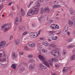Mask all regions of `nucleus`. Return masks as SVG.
Returning <instances> with one entry per match:
<instances>
[{
	"mask_svg": "<svg viewBox=\"0 0 75 75\" xmlns=\"http://www.w3.org/2000/svg\"><path fill=\"white\" fill-rule=\"evenodd\" d=\"M73 22L71 20H69L68 21V24L70 27H72L73 25Z\"/></svg>",
	"mask_w": 75,
	"mask_h": 75,
	"instance_id": "nucleus-8",
	"label": "nucleus"
},
{
	"mask_svg": "<svg viewBox=\"0 0 75 75\" xmlns=\"http://www.w3.org/2000/svg\"><path fill=\"white\" fill-rule=\"evenodd\" d=\"M11 56L13 59H16L17 57V55L14 52H13L12 53Z\"/></svg>",
	"mask_w": 75,
	"mask_h": 75,
	"instance_id": "nucleus-5",
	"label": "nucleus"
},
{
	"mask_svg": "<svg viewBox=\"0 0 75 75\" xmlns=\"http://www.w3.org/2000/svg\"><path fill=\"white\" fill-rule=\"evenodd\" d=\"M52 23H53V21L52 20H51L50 21H49L48 22V24H51Z\"/></svg>",
	"mask_w": 75,
	"mask_h": 75,
	"instance_id": "nucleus-34",
	"label": "nucleus"
},
{
	"mask_svg": "<svg viewBox=\"0 0 75 75\" xmlns=\"http://www.w3.org/2000/svg\"><path fill=\"white\" fill-rule=\"evenodd\" d=\"M69 11H70V14L72 16V15H74V13H75V11L73 10V9L72 8H70L69 9Z\"/></svg>",
	"mask_w": 75,
	"mask_h": 75,
	"instance_id": "nucleus-12",
	"label": "nucleus"
},
{
	"mask_svg": "<svg viewBox=\"0 0 75 75\" xmlns=\"http://www.w3.org/2000/svg\"><path fill=\"white\" fill-rule=\"evenodd\" d=\"M57 61L58 60L55 58H52L50 59L51 62H57Z\"/></svg>",
	"mask_w": 75,
	"mask_h": 75,
	"instance_id": "nucleus-7",
	"label": "nucleus"
},
{
	"mask_svg": "<svg viewBox=\"0 0 75 75\" xmlns=\"http://www.w3.org/2000/svg\"><path fill=\"white\" fill-rule=\"evenodd\" d=\"M52 75H57V74H52Z\"/></svg>",
	"mask_w": 75,
	"mask_h": 75,
	"instance_id": "nucleus-64",
	"label": "nucleus"
},
{
	"mask_svg": "<svg viewBox=\"0 0 75 75\" xmlns=\"http://www.w3.org/2000/svg\"><path fill=\"white\" fill-rule=\"evenodd\" d=\"M40 66H43L42 64L40 63Z\"/></svg>",
	"mask_w": 75,
	"mask_h": 75,
	"instance_id": "nucleus-60",
	"label": "nucleus"
},
{
	"mask_svg": "<svg viewBox=\"0 0 75 75\" xmlns=\"http://www.w3.org/2000/svg\"><path fill=\"white\" fill-rule=\"evenodd\" d=\"M25 30V26H23L22 29V30Z\"/></svg>",
	"mask_w": 75,
	"mask_h": 75,
	"instance_id": "nucleus-46",
	"label": "nucleus"
},
{
	"mask_svg": "<svg viewBox=\"0 0 75 75\" xmlns=\"http://www.w3.org/2000/svg\"><path fill=\"white\" fill-rule=\"evenodd\" d=\"M29 62L32 63L33 62V59H31L30 60H29Z\"/></svg>",
	"mask_w": 75,
	"mask_h": 75,
	"instance_id": "nucleus-44",
	"label": "nucleus"
},
{
	"mask_svg": "<svg viewBox=\"0 0 75 75\" xmlns=\"http://www.w3.org/2000/svg\"><path fill=\"white\" fill-rule=\"evenodd\" d=\"M17 65H18L17 64H13L12 65V66H17Z\"/></svg>",
	"mask_w": 75,
	"mask_h": 75,
	"instance_id": "nucleus-47",
	"label": "nucleus"
},
{
	"mask_svg": "<svg viewBox=\"0 0 75 75\" xmlns=\"http://www.w3.org/2000/svg\"><path fill=\"white\" fill-rule=\"evenodd\" d=\"M72 33H73V34H74L75 35V30H74L73 31Z\"/></svg>",
	"mask_w": 75,
	"mask_h": 75,
	"instance_id": "nucleus-55",
	"label": "nucleus"
},
{
	"mask_svg": "<svg viewBox=\"0 0 75 75\" xmlns=\"http://www.w3.org/2000/svg\"><path fill=\"white\" fill-rule=\"evenodd\" d=\"M56 52H57V51L56 50H54L51 52V54L52 55H53V56H55V55H56V54H55Z\"/></svg>",
	"mask_w": 75,
	"mask_h": 75,
	"instance_id": "nucleus-13",
	"label": "nucleus"
},
{
	"mask_svg": "<svg viewBox=\"0 0 75 75\" xmlns=\"http://www.w3.org/2000/svg\"><path fill=\"white\" fill-rule=\"evenodd\" d=\"M23 64L24 65H27V64L25 63H23Z\"/></svg>",
	"mask_w": 75,
	"mask_h": 75,
	"instance_id": "nucleus-61",
	"label": "nucleus"
},
{
	"mask_svg": "<svg viewBox=\"0 0 75 75\" xmlns=\"http://www.w3.org/2000/svg\"><path fill=\"white\" fill-rule=\"evenodd\" d=\"M74 46L73 45H69L68 46V48H71L73 47H74Z\"/></svg>",
	"mask_w": 75,
	"mask_h": 75,
	"instance_id": "nucleus-27",
	"label": "nucleus"
},
{
	"mask_svg": "<svg viewBox=\"0 0 75 75\" xmlns=\"http://www.w3.org/2000/svg\"><path fill=\"white\" fill-rule=\"evenodd\" d=\"M16 66H11V67L13 69H14L15 70H16Z\"/></svg>",
	"mask_w": 75,
	"mask_h": 75,
	"instance_id": "nucleus-31",
	"label": "nucleus"
},
{
	"mask_svg": "<svg viewBox=\"0 0 75 75\" xmlns=\"http://www.w3.org/2000/svg\"><path fill=\"white\" fill-rule=\"evenodd\" d=\"M67 33L68 35H70V33L69 32H67Z\"/></svg>",
	"mask_w": 75,
	"mask_h": 75,
	"instance_id": "nucleus-52",
	"label": "nucleus"
},
{
	"mask_svg": "<svg viewBox=\"0 0 75 75\" xmlns=\"http://www.w3.org/2000/svg\"><path fill=\"white\" fill-rule=\"evenodd\" d=\"M19 21L20 22H22V18H21V17H20V18L19 20Z\"/></svg>",
	"mask_w": 75,
	"mask_h": 75,
	"instance_id": "nucleus-48",
	"label": "nucleus"
},
{
	"mask_svg": "<svg viewBox=\"0 0 75 75\" xmlns=\"http://www.w3.org/2000/svg\"><path fill=\"white\" fill-rule=\"evenodd\" d=\"M59 5H53L52 6L53 8H57V7H59Z\"/></svg>",
	"mask_w": 75,
	"mask_h": 75,
	"instance_id": "nucleus-22",
	"label": "nucleus"
},
{
	"mask_svg": "<svg viewBox=\"0 0 75 75\" xmlns=\"http://www.w3.org/2000/svg\"><path fill=\"white\" fill-rule=\"evenodd\" d=\"M43 13H44V9L43 10V8H42L40 11V14H43Z\"/></svg>",
	"mask_w": 75,
	"mask_h": 75,
	"instance_id": "nucleus-24",
	"label": "nucleus"
},
{
	"mask_svg": "<svg viewBox=\"0 0 75 75\" xmlns=\"http://www.w3.org/2000/svg\"><path fill=\"white\" fill-rule=\"evenodd\" d=\"M24 50H28V48L27 46H24Z\"/></svg>",
	"mask_w": 75,
	"mask_h": 75,
	"instance_id": "nucleus-35",
	"label": "nucleus"
},
{
	"mask_svg": "<svg viewBox=\"0 0 75 75\" xmlns=\"http://www.w3.org/2000/svg\"><path fill=\"white\" fill-rule=\"evenodd\" d=\"M66 68H64L63 69V73H65V71H66V70L65 69Z\"/></svg>",
	"mask_w": 75,
	"mask_h": 75,
	"instance_id": "nucleus-43",
	"label": "nucleus"
},
{
	"mask_svg": "<svg viewBox=\"0 0 75 75\" xmlns=\"http://www.w3.org/2000/svg\"><path fill=\"white\" fill-rule=\"evenodd\" d=\"M33 34H34V33L33 32H31L29 34V35H30V36H33Z\"/></svg>",
	"mask_w": 75,
	"mask_h": 75,
	"instance_id": "nucleus-39",
	"label": "nucleus"
},
{
	"mask_svg": "<svg viewBox=\"0 0 75 75\" xmlns=\"http://www.w3.org/2000/svg\"><path fill=\"white\" fill-rule=\"evenodd\" d=\"M42 51L43 52H44V53H47V50H46L44 49H42Z\"/></svg>",
	"mask_w": 75,
	"mask_h": 75,
	"instance_id": "nucleus-29",
	"label": "nucleus"
},
{
	"mask_svg": "<svg viewBox=\"0 0 75 75\" xmlns=\"http://www.w3.org/2000/svg\"><path fill=\"white\" fill-rule=\"evenodd\" d=\"M35 43H33L32 44H29V46L30 47H32V48H33L34 47H35Z\"/></svg>",
	"mask_w": 75,
	"mask_h": 75,
	"instance_id": "nucleus-16",
	"label": "nucleus"
},
{
	"mask_svg": "<svg viewBox=\"0 0 75 75\" xmlns=\"http://www.w3.org/2000/svg\"><path fill=\"white\" fill-rule=\"evenodd\" d=\"M19 54L20 55H23V52H21L19 53Z\"/></svg>",
	"mask_w": 75,
	"mask_h": 75,
	"instance_id": "nucleus-57",
	"label": "nucleus"
},
{
	"mask_svg": "<svg viewBox=\"0 0 75 75\" xmlns=\"http://www.w3.org/2000/svg\"><path fill=\"white\" fill-rule=\"evenodd\" d=\"M49 66L50 65V66H52V65H53V63L52 62H50L49 63Z\"/></svg>",
	"mask_w": 75,
	"mask_h": 75,
	"instance_id": "nucleus-40",
	"label": "nucleus"
},
{
	"mask_svg": "<svg viewBox=\"0 0 75 75\" xmlns=\"http://www.w3.org/2000/svg\"><path fill=\"white\" fill-rule=\"evenodd\" d=\"M65 52H66L65 49H63V52L62 53L63 55H65Z\"/></svg>",
	"mask_w": 75,
	"mask_h": 75,
	"instance_id": "nucleus-28",
	"label": "nucleus"
},
{
	"mask_svg": "<svg viewBox=\"0 0 75 75\" xmlns=\"http://www.w3.org/2000/svg\"><path fill=\"white\" fill-rule=\"evenodd\" d=\"M40 67L42 69H47V67L45 66H40Z\"/></svg>",
	"mask_w": 75,
	"mask_h": 75,
	"instance_id": "nucleus-25",
	"label": "nucleus"
},
{
	"mask_svg": "<svg viewBox=\"0 0 75 75\" xmlns=\"http://www.w3.org/2000/svg\"><path fill=\"white\" fill-rule=\"evenodd\" d=\"M43 62H44V64L46 66H50V65H49V63H48V62L45 61V60Z\"/></svg>",
	"mask_w": 75,
	"mask_h": 75,
	"instance_id": "nucleus-19",
	"label": "nucleus"
},
{
	"mask_svg": "<svg viewBox=\"0 0 75 75\" xmlns=\"http://www.w3.org/2000/svg\"><path fill=\"white\" fill-rule=\"evenodd\" d=\"M72 41V39H68L67 40V41L68 42H71Z\"/></svg>",
	"mask_w": 75,
	"mask_h": 75,
	"instance_id": "nucleus-32",
	"label": "nucleus"
},
{
	"mask_svg": "<svg viewBox=\"0 0 75 75\" xmlns=\"http://www.w3.org/2000/svg\"><path fill=\"white\" fill-rule=\"evenodd\" d=\"M11 3H10L8 4V6H11Z\"/></svg>",
	"mask_w": 75,
	"mask_h": 75,
	"instance_id": "nucleus-62",
	"label": "nucleus"
},
{
	"mask_svg": "<svg viewBox=\"0 0 75 75\" xmlns=\"http://www.w3.org/2000/svg\"><path fill=\"white\" fill-rule=\"evenodd\" d=\"M6 26H7V25H6V24H4V25L2 26L1 28L2 29H3V28H4V27H6Z\"/></svg>",
	"mask_w": 75,
	"mask_h": 75,
	"instance_id": "nucleus-33",
	"label": "nucleus"
},
{
	"mask_svg": "<svg viewBox=\"0 0 75 75\" xmlns=\"http://www.w3.org/2000/svg\"><path fill=\"white\" fill-rule=\"evenodd\" d=\"M30 6H31V4L30 3L28 6V8H30Z\"/></svg>",
	"mask_w": 75,
	"mask_h": 75,
	"instance_id": "nucleus-53",
	"label": "nucleus"
},
{
	"mask_svg": "<svg viewBox=\"0 0 75 75\" xmlns=\"http://www.w3.org/2000/svg\"><path fill=\"white\" fill-rule=\"evenodd\" d=\"M35 33H33V38H35Z\"/></svg>",
	"mask_w": 75,
	"mask_h": 75,
	"instance_id": "nucleus-51",
	"label": "nucleus"
},
{
	"mask_svg": "<svg viewBox=\"0 0 75 75\" xmlns=\"http://www.w3.org/2000/svg\"><path fill=\"white\" fill-rule=\"evenodd\" d=\"M6 41H2L0 43V48H4L6 46Z\"/></svg>",
	"mask_w": 75,
	"mask_h": 75,
	"instance_id": "nucleus-3",
	"label": "nucleus"
},
{
	"mask_svg": "<svg viewBox=\"0 0 75 75\" xmlns=\"http://www.w3.org/2000/svg\"><path fill=\"white\" fill-rule=\"evenodd\" d=\"M55 26H50V28H52V29H54L55 28L54 27Z\"/></svg>",
	"mask_w": 75,
	"mask_h": 75,
	"instance_id": "nucleus-50",
	"label": "nucleus"
},
{
	"mask_svg": "<svg viewBox=\"0 0 75 75\" xmlns=\"http://www.w3.org/2000/svg\"><path fill=\"white\" fill-rule=\"evenodd\" d=\"M3 54L1 53H0V58H3Z\"/></svg>",
	"mask_w": 75,
	"mask_h": 75,
	"instance_id": "nucleus-49",
	"label": "nucleus"
},
{
	"mask_svg": "<svg viewBox=\"0 0 75 75\" xmlns=\"http://www.w3.org/2000/svg\"><path fill=\"white\" fill-rule=\"evenodd\" d=\"M37 7H39L40 6V4H36V6Z\"/></svg>",
	"mask_w": 75,
	"mask_h": 75,
	"instance_id": "nucleus-41",
	"label": "nucleus"
},
{
	"mask_svg": "<svg viewBox=\"0 0 75 75\" xmlns=\"http://www.w3.org/2000/svg\"><path fill=\"white\" fill-rule=\"evenodd\" d=\"M50 10V8L48 7H46L44 8V13H48Z\"/></svg>",
	"mask_w": 75,
	"mask_h": 75,
	"instance_id": "nucleus-4",
	"label": "nucleus"
},
{
	"mask_svg": "<svg viewBox=\"0 0 75 75\" xmlns=\"http://www.w3.org/2000/svg\"><path fill=\"white\" fill-rule=\"evenodd\" d=\"M71 19L72 21L75 22V16H72L71 18Z\"/></svg>",
	"mask_w": 75,
	"mask_h": 75,
	"instance_id": "nucleus-26",
	"label": "nucleus"
},
{
	"mask_svg": "<svg viewBox=\"0 0 75 75\" xmlns=\"http://www.w3.org/2000/svg\"><path fill=\"white\" fill-rule=\"evenodd\" d=\"M18 22H19V20L18 18H16L15 21V23L16 25H17L18 24Z\"/></svg>",
	"mask_w": 75,
	"mask_h": 75,
	"instance_id": "nucleus-15",
	"label": "nucleus"
},
{
	"mask_svg": "<svg viewBox=\"0 0 75 75\" xmlns=\"http://www.w3.org/2000/svg\"><path fill=\"white\" fill-rule=\"evenodd\" d=\"M35 68V67L34 66H29V69L31 70L34 69Z\"/></svg>",
	"mask_w": 75,
	"mask_h": 75,
	"instance_id": "nucleus-23",
	"label": "nucleus"
},
{
	"mask_svg": "<svg viewBox=\"0 0 75 75\" xmlns=\"http://www.w3.org/2000/svg\"><path fill=\"white\" fill-rule=\"evenodd\" d=\"M38 58H39L40 59L41 61H43V62L45 61V58L41 54H39L38 55Z\"/></svg>",
	"mask_w": 75,
	"mask_h": 75,
	"instance_id": "nucleus-6",
	"label": "nucleus"
},
{
	"mask_svg": "<svg viewBox=\"0 0 75 75\" xmlns=\"http://www.w3.org/2000/svg\"><path fill=\"white\" fill-rule=\"evenodd\" d=\"M40 40H43L44 38H40Z\"/></svg>",
	"mask_w": 75,
	"mask_h": 75,
	"instance_id": "nucleus-56",
	"label": "nucleus"
},
{
	"mask_svg": "<svg viewBox=\"0 0 75 75\" xmlns=\"http://www.w3.org/2000/svg\"><path fill=\"white\" fill-rule=\"evenodd\" d=\"M7 59H8L7 55L4 54L2 57L0 58V61L1 62H3L4 61H7Z\"/></svg>",
	"mask_w": 75,
	"mask_h": 75,
	"instance_id": "nucleus-2",
	"label": "nucleus"
},
{
	"mask_svg": "<svg viewBox=\"0 0 75 75\" xmlns=\"http://www.w3.org/2000/svg\"><path fill=\"white\" fill-rule=\"evenodd\" d=\"M50 47H53L54 48H56L57 46L54 43H52L50 45Z\"/></svg>",
	"mask_w": 75,
	"mask_h": 75,
	"instance_id": "nucleus-20",
	"label": "nucleus"
},
{
	"mask_svg": "<svg viewBox=\"0 0 75 75\" xmlns=\"http://www.w3.org/2000/svg\"><path fill=\"white\" fill-rule=\"evenodd\" d=\"M27 34V32H25L23 34V35H26Z\"/></svg>",
	"mask_w": 75,
	"mask_h": 75,
	"instance_id": "nucleus-45",
	"label": "nucleus"
},
{
	"mask_svg": "<svg viewBox=\"0 0 75 75\" xmlns=\"http://www.w3.org/2000/svg\"><path fill=\"white\" fill-rule=\"evenodd\" d=\"M52 25L54 26L55 30H58V29H59V26L58 25H56V24H52Z\"/></svg>",
	"mask_w": 75,
	"mask_h": 75,
	"instance_id": "nucleus-9",
	"label": "nucleus"
},
{
	"mask_svg": "<svg viewBox=\"0 0 75 75\" xmlns=\"http://www.w3.org/2000/svg\"><path fill=\"white\" fill-rule=\"evenodd\" d=\"M15 43H16V45H19L20 43V40L18 39L16 40L15 41Z\"/></svg>",
	"mask_w": 75,
	"mask_h": 75,
	"instance_id": "nucleus-17",
	"label": "nucleus"
},
{
	"mask_svg": "<svg viewBox=\"0 0 75 75\" xmlns=\"http://www.w3.org/2000/svg\"><path fill=\"white\" fill-rule=\"evenodd\" d=\"M65 27H66V26H65L63 33L62 34V35L63 37H65V35H66V28Z\"/></svg>",
	"mask_w": 75,
	"mask_h": 75,
	"instance_id": "nucleus-11",
	"label": "nucleus"
},
{
	"mask_svg": "<svg viewBox=\"0 0 75 75\" xmlns=\"http://www.w3.org/2000/svg\"><path fill=\"white\" fill-rule=\"evenodd\" d=\"M3 8V6L1 5L0 6V10H1V8Z\"/></svg>",
	"mask_w": 75,
	"mask_h": 75,
	"instance_id": "nucleus-54",
	"label": "nucleus"
},
{
	"mask_svg": "<svg viewBox=\"0 0 75 75\" xmlns=\"http://www.w3.org/2000/svg\"><path fill=\"white\" fill-rule=\"evenodd\" d=\"M41 2V0H39L37 2V4H40V3Z\"/></svg>",
	"mask_w": 75,
	"mask_h": 75,
	"instance_id": "nucleus-36",
	"label": "nucleus"
},
{
	"mask_svg": "<svg viewBox=\"0 0 75 75\" xmlns=\"http://www.w3.org/2000/svg\"><path fill=\"white\" fill-rule=\"evenodd\" d=\"M43 45H44V46H48V43L46 42H43V43H42Z\"/></svg>",
	"mask_w": 75,
	"mask_h": 75,
	"instance_id": "nucleus-21",
	"label": "nucleus"
},
{
	"mask_svg": "<svg viewBox=\"0 0 75 75\" xmlns=\"http://www.w3.org/2000/svg\"><path fill=\"white\" fill-rule=\"evenodd\" d=\"M50 34H53V31H50Z\"/></svg>",
	"mask_w": 75,
	"mask_h": 75,
	"instance_id": "nucleus-59",
	"label": "nucleus"
},
{
	"mask_svg": "<svg viewBox=\"0 0 75 75\" xmlns=\"http://www.w3.org/2000/svg\"><path fill=\"white\" fill-rule=\"evenodd\" d=\"M33 57V55L29 54L28 56V58H32Z\"/></svg>",
	"mask_w": 75,
	"mask_h": 75,
	"instance_id": "nucleus-30",
	"label": "nucleus"
},
{
	"mask_svg": "<svg viewBox=\"0 0 75 75\" xmlns=\"http://www.w3.org/2000/svg\"><path fill=\"white\" fill-rule=\"evenodd\" d=\"M57 1H54V4H57Z\"/></svg>",
	"mask_w": 75,
	"mask_h": 75,
	"instance_id": "nucleus-58",
	"label": "nucleus"
},
{
	"mask_svg": "<svg viewBox=\"0 0 75 75\" xmlns=\"http://www.w3.org/2000/svg\"><path fill=\"white\" fill-rule=\"evenodd\" d=\"M9 29V28H4V30H5V31H8Z\"/></svg>",
	"mask_w": 75,
	"mask_h": 75,
	"instance_id": "nucleus-38",
	"label": "nucleus"
},
{
	"mask_svg": "<svg viewBox=\"0 0 75 75\" xmlns=\"http://www.w3.org/2000/svg\"><path fill=\"white\" fill-rule=\"evenodd\" d=\"M23 26H21L19 27V30H22V29L23 28Z\"/></svg>",
	"mask_w": 75,
	"mask_h": 75,
	"instance_id": "nucleus-37",
	"label": "nucleus"
},
{
	"mask_svg": "<svg viewBox=\"0 0 75 75\" xmlns=\"http://www.w3.org/2000/svg\"><path fill=\"white\" fill-rule=\"evenodd\" d=\"M13 38V35H11L10 36V39H9L10 40H12V39Z\"/></svg>",
	"mask_w": 75,
	"mask_h": 75,
	"instance_id": "nucleus-42",
	"label": "nucleus"
},
{
	"mask_svg": "<svg viewBox=\"0 0 75 75\" xmlns=\"http://www.w3.org/2000/svg\"><path fill=\"white\" fill-rule=\"evenodd\" d=\"M70 59L71 60H75V55L74 54L73 55H71L70 57Z\"/></svg>",
	"mask_w": 75,
	"mask_h": 75,
	"instance_id": "nucleus-18",
	"label": "nucleus"
},
{
	"mask_svg": "<svg viewBox=\"0 0 75 75\" xmlns=\"http://www.w3.org/2000/svg\"><path fill=\"white\" fill-rule=\"evenodd\" d=\"M37 11H38V8L36 6H34L28 11L27 14L28 16H33L34 14H37L38 13Z\"/></svg>",
	"mask_w": 75,
	"mask_h": 75,
	"instance_id": "nucleus-1",
	"label": "nucleus"
},
{
	"mask_svg": "<svg viewBox=\"0 0 75 75\" xmlns=\"http://www.w3.org/2000/svg\"><path fill=\"white\" fill-rule=\"evenodd\" d=\"M58 38V37L57 36H55V37H51V39L52 40H57Z\"/></svg>",
	"mask_w": 75,
	"mask_h": 75,
	"instance_id": "nucleus-14",
	"label": "nucleus"
},
{
	"mask_svg": "<svg viewBox=\"0 0 75 75\" xmlns=\"http://www.w3.org/2000/svg\"><path fill=\"white\" fill-rule=\"evenodd\" d=\"M41 30H40L39 31V32H38V33L39 34H40V33L41 32Z\"/></svg>",
	"mask_w": 75,
	"mask_h": 75,
	"instance_id": "nucleus-63",
	"label": "nucleus"
},
{
	"mask_svg": "<svg viewBox=\"0 0 75 75\" xmlns=\"http://www.w3.org/2000/svg\"><path fill=\"white\" fill-rule=\"evenodd\" d=\"M21 16L22 17H23L24 16H25V12L24 10L22 9V8H21Z\"/></svg>",
	"mask_w": 75,
	"mask_h": 75,
	"instance_id": "nucleus-10",
	"label": "nucleus"
}]
</instances>
